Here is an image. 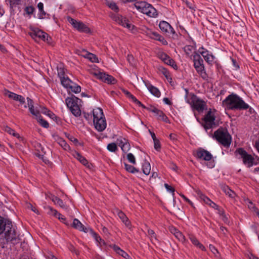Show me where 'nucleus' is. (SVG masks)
Instances as JSON below:
<instances>
[{
  "label": "nucleus",
  "instance_id": "c03bdc74",
  "mask_svg": "<svg viewBox=\"0 0 259 259\" xmlns=\"http://www.w3.org/2000/svg\"><path fill=\"white\" fill-rule=\"evenodd\" d=\"M158 70L165 76V77L166 78L168 79L169 78V77L170 76L169 73L166 69H165V68H164L162 66H159L158 67Z\"/></svg>",
  "mask_w": 259,
  "mask_h": 259
},
{
  "label": "nucleus",
  "instance_id": "de8ad7c7",
  "mask_svg": "<svg viewBox=\"0 0 259 259\" xmlns=\"http://www.w3.org/2000/svg\"><path fill=\"white\" fill-rule=\"evenodd\" d=\"M108 6L111 9L114 11L115 12H117L118 10V7L116 5V4L114 2L108 3Z\"/></svg>",
  "mask_w": 259,
  "mask_h": 259
},
{
  "label": "nucleus",
  "instance_id": "9d476101",
  "mask_svg": "<svg viewBox=\"0 0 259 259\" xmlns=\"http://www.w3.org/2000/svg\"><path fill=\"white\" fill-rule=\"evenodd\" d=\"M192 107L198 111H202L206 106V103L203 100L199 99L194 95L191 97Z\"/></svg>",
  "mask_w": 259,
  "mask_h": 259
},
{
  "label": "nucleus",
  "instance_id": "e2e57ef3",
  "mask_svg": "<svg viewBox=\"0 0 259 259\" xmlns=\"http://www.w3.org/2000/svg\"><path fill=\"white\" fill-rule=\"evenodd\" d=\"M9 2L10 5L11 7L16 5H18L20 2V0H7Z\"/></svg>",
  "mask_w": 259,
  "mask_h": 259
},
{
  "label": "nucleus",
  "instance_id": "f8f14e48",
  "mask_svg": "<svg viewBox=\"0 0 259 259\" xmlns=\"http://www.w3.org/2000/svg\"><path fill=\"white\" fill-rule=\"evenodd\" d=\"M31 37L36 41L40 40H46V37H47V33L38 29H34L29 33Z\"/></svg>",
  "mask_w": 259,
  "mask_h": 259
},
{
  "label": "nucleus",
  "instance_id": "4be33fe9",
  "mask_svg": "<svg viewBox=\"0 0 259 259\" xmlns=\"http://www.w3.org/2000/svg\"><path fill=\"white\" fill-rule=\"evenodd\" d=\"M189 238L191 240L192 243L193 244V245H194L198 248H200L202 250H205V247L198 241V240L193 235L189 234Z\"/></svg>",
  "mask_w": 259,
  "mask_h": 259
},
{
  "label": "nucleus",
  "instance_id": "680f3d73",
  "mask_svg": "<svg viewBox=\"0 0 259 259\" xmlns=\"http://www.w3.org/2000/svg\"><path fill=\"white\" fill-rule=\"evenodd\" d=\"M34 9L33 7H31V6H30V7H27L25 9V11L26 12V13L28 14H31L33 13L34 12Z\"/></svg>",
  "mask_w": 259,
  "mask_h": 259
},
{
  "label": "nucleus",
  "instance_id": "13d9d810",
  "mask_svg": "<svg viewBox=\"0 0 259 259\" xmlns=\"http://www.w3.org/2000/svg\"><path fill=\"white\" fill-rule=\"evenodd\" d=\"M123 93L127 96V97H128L129 99H131L132 101L133 100V99L135 97V96H134L130 92H128V91L125 90V89H122V90Z\"/></svg>",
  "mask_w": 259,
  "mask_h": 259
},
{
  "label": "nucleus",
  "instance_id": "c85d7f7f",
  "mask_svg": "<svg viewBox=\"0 0 259 259\" xmlns=\"http://www.w3.org/2000/svg\"><path fill=\"white\" fill-rule=\"evenodd\" d=\"M57 143L65 150L70 149V147L66 141L61 138H58L57 140Z\"/></svg>",
  "mask_w": 259,
  "mask_h": 259
},
{
  "label": "nucleus",
  "instance_id": "338daca9",
  "mask_svg": "<svg viewBox=\"0 0 259 259\" xmlns=\"http://www.w3.org/2000/svg\"><path fill=\"white\" fill-rule=\"evenodd\" d=\"M132 101L134 103H135L136 104H137L138 105H139V106H141L143 108H146V107L141 103V102H140L139 100H138L136 97H135L133 100H132Z\"/></svg>",
  "mask_w": 259,
  "mask_h": 259
},
{
  "label": "nucleus",
  "instance_id": "4468645a",
  "mask_svg": "<svg viewBox=\"0 0 259 259\" xmlns=\"http://www.w3.org/2000/svg\"><path fill=\"white\" fill-rule=\"evenodd\" d=\"M196 156L197 158L205 161H209L212 158V156L209 152L202 148H200L197 151Z\"/></svg>",
  "mask_w": 259,
  "mask_h": 259
},
{
  "label": "nucleus",
  "instance_id": "052dcab7",
  "mask_svg": "<svg viewBox=\"0 0 259 259\" xmlns=\"http://www.w3.org/2000/svg\"><path fill=\"white\" fill-rule=\"evenodd\" d=\"M185 4L187 5V6L191 10H195V9L196 8L193 2H188L187 1L185 2Z\"/></svg>",
  "mask_w": 259,
  "mask_h": 259
},
{
  "label": "nucleus",
  "instance_id": "20e7f679",
  "mask_svg": "<svg viewBox=\"0 0 259 259\" xmlns=\"http://www.w3.org/2000/svg\"><path fill=\"white\" fill-rule=\"evenodd\" d=\"M134 6L140 12L150 17H155L157 15L156 10L146 2H137L134 4Z\"/></svg>",
  "mask_w": 259,
  "mask_h": 259
},
{
  "label": "nucleus",
  "instance_id": "c756f323",
  "mask_svg": "<svg viewBox=\"0 0 259 259\" xmlns=\"http://www.w3.org/2000/svg\"><path fill=\"white\" fill-rule=\"evenodd\" d=\"M37 8L39 12V17L40 19L44 18L46 16V13L44 10V4L40 2L37 4Z\"/></svg>",
  "mask_w": 259,
  "mask_h": 259
},
{
  "label": "nucleus",
  "instance_id": "2eb2a0df",
  "mask_svg": "<svg viewBox=\"0 0 259 259\" xmlns=\"http://www.w3.org/2000/svg\"><path fill=\"white\" fill-rule=\"evenodd\" d=\"M197 195L199 197L203 200L206 204L209 205L210 207L217 209L218 210V212L220 211L221 209L220 207L215 204L214 202L212 201L209 198L206 196L204 194H203L201 192L198 191L197 192Z\"/></svg>",
  "mask_w": 259,
  "mask_h": 259
},
{
  "label": "nucleus",
  "instance_id": "7ed1b4c3",
  "mask_svg": "<svg viewBox=\"0 0 259 259\" xmlns=\"http://www.w3.org/2000/svg\"><path fill=\"white\" fill-rule=\"evenodd\" d=\"M93 116L95 128L98 132L103 131L106 127L107 123L102 109L100 108L94 109Z\"/></svg>",
  "mask_w": 259,
  "mask_h": 259
},
{
  "label": "nucleus",
  "instance_id": "bf43d9fd",
  "mask_svg": "<svg viewBox=\"0 0 259 259\" xmlns=\"http://www.w3.org/2000/svg\"><path fill=\"white\" fill-rule=\"evenodd\" d=\"M127 142V140L124 138H120L117 139V142L118 144V145L121 147V149L122 148V145H124L126 142Z\"/></svg>",
  "mask_w": 259,
  "mask_h": 259
},
{
  "label": "nucleus",
  "instance_id": "58836bf2",
  "mask_svg": "<svg viewBox=\"0 0 259 259\" xmlns=\"http://www.w3.org/2000/svg\"><path fill=\"white\" fill-rule=\"evenodd\" d=\"M47 208L49 209L48 213L50 214H52L55 217H58V216H61V214L59 213L56 210L54 209L52 207L50 206H48Z\"/></svg>",
  "mask_w": 259,
  "mask_h": 259
},
{
  "label": "nucleus",
  "instance_id": "bb28decb",
  "mask_svg": "<svg viewBox=\"0 0 259 259\" xmlns=\"http://www.w3.org/2000/svg\"><path fill=\"white\" fill-rule=\"evenodd\" d=\"M222 189L226 193V194L228 195L230 198H233L235 197V193L231 190L228 186H223L222 187Z\"/></svg>",
  "mask_w": 259,
  "mask_h": 259
},
{
  "label": "nucleus",
  "instance_id": "a19ab883",
  "mask_svg": "<svg viewBox=\"0 0 259 259\" xmlns=\"http://www.w3.org/2000/svg\"><path fill=\"white\" fill-rule=\"evenodd\" d=\"M4 94L6 96H7L9 98L12 99L15 101L16 100L17 96L18 95L17 94H16L14 93H13V92H11L9 91L8 90H5Z\"/></svg>",
  "mask_w": 259,
  "mask_h": 259
},
{
  "label": "nucleus",
  "instance_id": "603ef678",
  "mask_svg": "<svg viewBox=\"0 0 259 259\" xmlns=\"http://www.w3.org/2000/svg\"><path fill=\"white\" fill-rule=\"evenodd\" d=\"M122 16L119 14H114L112 16V19L116 22L118 24L120 21L122 19Z\"/></svg>",
  "mask_w": 259,
  "mask_h": 259
},
{
  "label": "nucleus",
  "instance_id": "f257e3e1",
  "mask_svg": "<svg viewBox=\"0 0 259 259\" xmlns=\"http://www.w3.org/2000/svg\"><path fill=\"white\" fill-rule=\"evenodd\" d=\"M223 105L229 110H243L249 108L248 104L243 99L235 94H231L223 101Z\"/></svg>",
  "mask_w": 259,
  "mask_h": 259
},
{
  "label": "nucleus",
  "instance_id": "774afa93",
  "mask_svg": "<svg viewBox=\"0 0 259 259\" xmlns=\"http://www.w3.org/2000/svg\"><path fill=\"white\" fill-rule=\"evenodd\" d=\"M148 234L151 238H154L156 239V235L153 230L149 229L148 230Z\"/></svg>",
  "mask_w": 259,
  "mask_h": 259
},
{
  "label": "nucleus",
  "instance_id": "5701e85b",
  "mask_svg": "<svg viewBox=\"0 0 259 259\" xmlns=\"http://www.w3.org/2000/svg\"><path fill=\"white\" fill-rule=\"evenodd\" d=\"M117 215L125 225L129 229H131V222L129 221L126 215L122 211L120 210H117Z\"/></svg>",
  "mask_w": 259,
  "mask_h": 259
},
{
  "label": "nucleus",
  "instance_id": "423d86ee",
  "mask_svg": "<svg viewBox=\"0 0 259 259\" xmlns=\"http://www.w3.org/2000/svg\"><path fill=\"white\" fill-rule=\"evenodd\" d=\"M216 140L225 147H228L231 143V137L226 128H219L214 133Z\"/></svg>",
  "mask_w": 259,
  "mask_h": 259
},
{
  "label": "nucleus",
  "instance_id": "1a4fd4ad",
  "mask_svg": "<svg viewBox=\"0 0 259 259\" xmlns=\"http://www.w3.org/2000/svg\"><path fill=\"white\" fill-rule=\"evenodd\" d=\"M216 112L217 111L215 109H209L205 115L204 118V127L206 130L211 128L217 125V124L215 122Z\"/></svg>",
  "mask_w": 259,
  "mask_h": 259
},
{
  "label": "nucleus",
  "instance_id": "3c124183",
  "mask_svg": "<svg viewBox=\"0 0 259 259\" xmlns=\"http://www.w3.org/2000/svg\"><path fill=\"white\" fill-rule=\"evenodd\" d=\"M127 60L132 66H134L135 65V60L132 55H128L127 56Z\"/></svg>",
  "mask_w": 259,
  "mask_h": 259
},
{
  "label": "nucleus",
  "instance_id": "49530a36",
  "mask_svg": "<svg viewBox=\"0 0 259 259\" xmlns=\"http://www.w3.org/2000/svg\"><path fill=\"white\" fill-rule=\"evenodd\" d=\"M5 223V218L0 216V234L3 233L5 228H4V223ZM6 225V224H4Z\"/></svg>",
  "mask_w": 259,
  "mask_h": 259
},
{
  "label": "nucleus",
  "instance_id": "ea45409f",
  "mask_svg": "<svg viewBox=\"0 0 259 259\" xmlns=\"http://www.w3.org/2000/svg\"><path fill=\"white\" fill-rule=\"evenodd\" d=\"M176 238H177L180 241H181L182 243H185L187 242V240L185 238L184 235L180 231L177 234L175 235Z\"/></svg>",
  "mask_w": 259,
  "mask_h": 259
},
{
  "label": "nucleus",
  "instance_id": "ddd939ff",
  "mask_svg": "<svg viewBox=\"0 0 259 259\" xmlns=\"http://www.w3.org/2000/svg\"><path fill=\"white\" fill-rule=\"evenodd\" d=\"M159 27L163 33L166 34L170 35L175 34L174 28L166 21H161L159 24Z\"/></svg>",
  "mask_w": 259,
  "mask_h": 259
},
{
  "label": "nucleus",
  "instance_id": "cd10ccee",
  "mask_svg": "<svg viewBox=\"0 0 259 259\" xmlns=\"http://www.w3.org/2000/svg\"><path fill=\"white\" fill-rule=\"evenodd\" d=\"M142 170L143 173L146 175H148L151 171L150 164L147 162L145 161L142 165Z\"/></svg>",
  "mask_w": 259,
  "mask_h": 259
},
{
  "label": "nucleus",
  "instance_id": "f704fd0d",
  "mask_svg": "<svg viewBox=\"0 0 259 259\" xmlns=\"http://www.w3.org/2000/svg\"><path fill=\"white\" fill-rule=\"evenodd\" d=\"M52 201L56 204L59 205L61 207L65 208L66 206L64 204L63 201L57 197L53 196Z\"/></svg>",
  "mask_w": 259,
  "mask_h": 259
},
{
  "label": "nucleus",
  "instance_id": "f3484780",
  "mask_svg": "<svg viewBox=\"0 0 259 259\" xmlns=\"http://www.w3.org/2000/svg\"><path fill=\"white\" fill-rule=\"evenodd\" d=\"M27 107L29 108V110L32 115L35 116V118L38 117L40 115V111L36 107L34 108L33 106V101L30 99L29 98H27ZM25 108L27 107L26 105L24 106Z\"/></svg>",
  "mask_w": 259,
  "mask_h": 259
},
{
  "label": "nucleus",
  "instance_id": "37998d69",
  "mask_svg": "<svg viewBox=\"0 0 259 259\" xmlns=\"http://www.w3.org/2000/svg\"><path fill=\"white\" fill-rule=\"evenodd\" d=\"M5 131L7 132L8 133H9V134L10 135H12L14 137H17V138H19V135L18 134L16 133L14 130H13V129H12L11 128H10V127L9 126H6L5 127Z\"/></svg>",
  "mask_w": 259,
  "mask_h": 259
},
{
  "label": "nucleus",
  "instance_id": "09e8293b",
  "mask_svg": "<svg viewBox=\"0 0 259 259\" xmlns=\"http://www.w3.org/2000/svg\"><path fill=\"white\" fill-rule=\"evenodd\" d=\"M214 57L212 54H208V55L204 58V60L208 63L211 64L213 62Z\"/></svg>",
  "mask_w": 259,
  "mask_h": 259
},
{
  "label": "nucleus",
  "instance_id": "0e129e2a",
  "mask_svg": "<svg viewBox=\"0 0 259 259\" xmlns=\"http://www.w3.org/2000/svg\"><path fill=\"white\" fill-rule=\"evenodd\" d=\"M16 101L20 102L21 104H24L25 103V98L23 96L18 95Z\"/></svg>",
  "mask_w": 259,
  "mask_h": 259
},
{
  "label": "nucleus",
  "instance_id": "9b49d317",
  "mask_svg": "<svg viewBox=\"0 0 259 259\" xmlns=\"http://www.w3.org/2000/svg\"><path fill=\"white\" fill-rule=\"evenodd\" d=\"M67 20L73 27L77 29L79 31L87 32L89 31V28L85 25L83 23L80 21H77L76 20L71 18L67 17Z\"/></svg>",
  "mask_w": 259,
  "mask_h": 259
},
{
  "label": "nucleus",
  "instance_id": "0eeeda50",
  "mask_svg": "<svg viewBox=\"0 0 259 259\" xmlns=\"http://www.w3.org/2000/svg\"><path fill=\"white\" fill-rule=\"evenodd\" d=\"M194 66L197 73L204 79H206L208 76L205 72L203 65V60L200 55L195 53L193 56Z\"/></svg>",
  "mask_w": 259,
  "mask_h": 259
},
{
  "label": "nucleus",
  "instance_id": "a211bd4d",
  "mask_svg": "<svg viewBox=\"0 0 259 259\" xmlns=\"http://www.w3.org/2000/svg\"><path fill=\"white\" fill-rule=\"evenodd\" d=\"M72 226L74 229L84 233L89 232L91 229L90 227H85L77 219L73 220Z\"/></svg>",
  "mask_w": 259,
  "mask_h": 259
},
{
  "label": "nucleus",
  "instance_id": "b1692460",
  "mask_svg": "<svg viewBox=\"0 0 259 259\" xmlns=\"http://www.w3.org/2000/svg\"><path fill=\"white\" fill-rule=\"evenodd\" d=\"M113 250L119 255L122 256L126 259H131V257L124 250L121 249L119 247L116 245H113L112 246Z\"/></svg>",
  "mask_w": 259,
  "mask_h": 259
},
{
  "label": "nucleus",
  "instance_id": "2f4dec72",
  "mask_svg": "<svg viewBox=\"0 0 259 259\" xmlns=\"http://www.w3.org/2000/svg\"><path fill=\"white\" fill-rule=\"evenodd\" d=\"M36 119L39 123V124L44 127L48 128L49 126V123L44 119H42V117L40 115L38 117H37Z\"/></svg>",
  "mask_w": 259,
  "mask_h": 259
},
{
  "label": "nucleus",
  "instance_id": "6ab92c4d",
  "mask_svg": "<svg viewBox=\"0 0 259 259\" xmlns=\"http://www.w3.org/2000/svg\"><path fill=\"white\" fill-rule=\"evenodd\" d=\"M58 75L60 77L62 84L66 89H68L69 87L73 84V82L67 77L64 76V72L63 70H58Z\"/></svg>",
  "mask_w": 259,
  "mask_h": 259
},
{
  "label": "nucleus",
  "instance_id": "dca6fc26",
  "mask_svg": "<svg viewBox=\"0 0 259 259\" xmlns=\"http://www.w3.org/2000/svg\"><path fill=\"white\" fill-rule=\"evenodd\" d=\"M95 74L98 78L108 84H114L116 82L115 79L113 76L105 73L99 72Z\"/></svg>",
  "mask_w": 259,
  "mask_h": 259
},
{
  "label": "nucleus",
  "instance_id": "6e6d98bb",
  "mask_svg": "<svg viewBox=\"0 0 259 259\" xmlns=\"http://www.w3.org/2000/svg\"><path fill=\"white\" fill-rule=\"evenodd\" d=\"M130 144L127 142L126 143H125L124 145H122V150L124 152H127L130 149Z\"/></svg>",
  "mask_w": 259,
  "mask_h": 259
},
{
  "label": "nucleus",
  "instance_id": "393cba45",
  "mask_svg": "<svg viewBox=\"0 0 259 259\" xmlns=\"http://www.w3.org/2000/svg\"><path fill=\"white\" fill-rule=\"evenodd\" d=\"M72 155L74 158L79 161L80 163H81L84 165H87L88 164L87 160L77 151H73L72 153Z\"/></svg>",
  "mask_w": 259,
  "mask_h": 259
},
{
  "label": "nucleus",
  "instance_id": "f03ea898",
  "mask_svg": "<svg viewBox=\"0 0 259 259\" xmlns=\"http://www.w3.org/2000/svg\"><path fill=\"white\" fill-rule=\"evenodd\" d=\"M4 228L5 230V238L7 242H9L12 244H17L19 242L20 238L19 235L14 227H13L12 222L8 219L5 218V223Z\"/></svg>",
  "mask_w": 259,
  "mask_h": 259
},
{
  "label": "nucleus",
  "instance_id": "412c9836",
  "mask_svg": "<svg viewBox=\"0 0 259 259\" xmlns=\"http://www.w3.org/2000/svg\"><path fill=\"white\" fill-rule=\"evenodd\" d=\"M144 82L147 87V89L149 90V91L154 96H155L156 97H159L160 96V92L159 91V90L152 85L149 82H146L144 81Z\"/></svg>",
  "mask_w": 259,
  "mask_h": 259
},
{
  "label": "nucleus",
  "instance_id": "a18cd8bd",
  "mask_svg": "<svg viewBox=\"0 0 259 259\" xmlns=\"http://www.w3.org/2000/svg\"><path fill=\"white\" fill-rule=\"evenodd\" d=\"M218 212L220 214V215L222 217L223 221L225 223H228L229 222L228 219L227 217L226 216V215L225 214L224 210L221 209Z\"/></svg>",
  "mask_w": 259,
  "mask_h": 259
},
{
  "label": "nucleus",
  "instance_id": "c9c22d12",
  "mask_svg": "<svg viewBox=\"0 0 259 259\" xmlns=\"http://www.w3.org/2000/svg\"><path fill=\"white\" fill-rule=\"evenodd\" d=\"M118 24L128 29H131V28L133 27V25L129 23L128 20L124 17H122V19L120 21Z\"/></svg>",
  "mask_w": 259,
  "mask_h": 259
},
{
  "label": "nucleus",
  "instance_id": "864d4df0",
  "mask_svg": "<svg viewBox=\"0 0 259 259\" xmlns=\"http://www.w3.org/2000/svg\"><path fill=\"white\" fill-rule=\"evenodd\" d=\"M209 249L216 257L219 256V251L217 249L212 245H209Z\"/></svg>",
  "mask_w": 259,
  "mask_h": 259
},
{
  "label": "nucleus",
  "instance_id": "39448f33",
  "mask_svg": "<svg viewBox=\"0 0 259 259\" xmlns=\"http://www.w3.org/2000/svg\"><path fill=\"white\" fill-rule=\"evenodd\" d=\"M80 102V99L73 95L70 97H68L65 99L66 106L76 117L79 116L81 115V110L79 106Z\"/></svg>",
  "mask_w": 259,
  "mask_h": 259
},
{
  "label": "nucleus",
  "instance_id": "69168bd1",
  "mask_svg": "<svg viewBox=\"0 0 259 259\" xmlns=\"http://www.w3.org/2000/svg\"><path fill=\"white\" fill-rule=\"evenodd\" d=\"M69 249L71 252L75 253L76 255L79 254V251L72 244L69 246Z\"/></svg>",
  "mask_w": 259,
  "mask_h": 259
},
{
  "label": "nucleus",
  "instance_id": "aec40b11",
  "mask_svg": "<svg viewBox=\"0 0 259 259\" xmlns=\"http://www.w3.org/2000/svg\"><path fill=\"white\" fill-rule=\"evenodd\" d=\"M159 58L162 60L165 64L171 66L173 68L177 67L174 60L171 59L167 54L164 53H160L158 54Z\"/></svg>",
  "mask_w": 259,
  "mask_h": 259
},
{
  "label": "nucleus",
  "instance_id": "6e6552de",
  "mask_svg": "<svg viewBox=\"0 0 259 259\" xmlns=\"http://www.w3.org/2000/svg\"><path fill=\"white\" fill-rule=\"evenodd\" d=\"M236 153L238 154L242 159L243 163L248 167L252 166L253 165H256L258 163L256 159L251 155L248 154L244 149L239 148L236 151Z\"/></svg>",
  "mask_w": 259,
  "mask_h": 259
},
{
  "label": "nucleus",
  "instance_id": "79ce46f5",
  "mask_svg": "<svg viewBox=\"0 0 259 259\" xmlns=\"http://www.w3.org/2000/svg\"><path fill=\"white\" fill-rule=\"evenodd\" d=\"M107 149L112 152H115L117 150V147L115 143H111L109 144L107 146Z\"/></svg>",
  "mask_w": 259,
  "mask_h": 259
},
{
  "label": "nucleus",
  "instance_id": "4c0bfd02",
  "mask_svg": "<svg viewBox=\"0 0 259 259\" xmlns=\"http://www.w3.org/2000/svg\"><path fill=\"white\" fill-rule=\"evenodd\" d=\"M89 232L93 236L97 242L100 243L103 242V244H105V242L92 229H90Z\"/></svg>",
  "mask_w": 259,
  "mask_h": 259
},
{
  "label": "nucleus",
  "instance_id": "a878e982",
  "mask_svg": "<svg viewBox=\"0 0 259 259\" xmlns=\"http://www.w3.org/2000/svg\"><path fill=\"white\" fill-rule=\"evenodd\" d=\"M83 54L82 56H83L85 58H88L89 60H90L92 62H98V59L97 57V56L91 53H89L88 52L86 51H83Z\"/></svg>",
  "mask_w": 259,
  "mask_h": 259
},
{
  "label": "nucleus",
  "instance_id": "8fccbe9b",
  "mask_svg": "<svg viewBox=\"0 0 259 259\" xmlns=\"http://www.w3.org/2000/svg\"><path fill=\"white\" fill-rule=\"evenodd\" d=\"M127 158L128 160L133 164L136 163L135 158L134 155L132 153H128L127 155Z\"/></svg>",
  "mask_w": 259,
  "mask_h": 259
},
{
  "label": "nucleus",
  "instance_id": "4d7b16f0",
  "mask_svg": "<svg viewBox=\"0 0 259 259\" xmlns=\"http://www.w3.org/2000/svg\"><path fill=\"white\" fill-rule=\"evenodd\" d=\"M154 142V147L155 150L157 151H159L160 149V144L158 139H156L153 141Z\"/></svg>",
  "mask_w": 259,
  "mask_h": 259
},
{
  "label": "nucleus",
  "instance_id": "7c9ffc66",
  "mask_svg": "<svg viewBox=\"0 0 259 259\" xmlns=\"http://www.w3.org/2000/svg\"><path fill=\"white\" fill-rule=\"evenodd\" d=\"M124 167L127 171L132 174H135L139 171V169H137L134 166L126 163H124Z\"/></svg>",
  "mask_w": 259,
  "mask_h": 259
},
{
  "label": "nucleus",
  "instance_id": "473e14b6",
  "mask_svg": "<svg viewBox=\"0 0 259 259\" xmlns=\"http://www.w3.org/2000/svg\"><path fill=\"white\" fill-rule=\"evenodd\" d=\"M68 89H70L74 93H79L81 91L80 87L74 82H73V84H71Z\"/></svg>",
  "mask_w": 259,
  "mask_h": 259
},
{
  "label": "nucleus",
  "instance_id": "e433bc0d",
  "mask_svg": "<svg viewBox=\"0 0 259 259\" xmlns=\"http://www.w3.org/2000/svg\"><path fill=\"white\" fill-rule=\"evenodd\" d=\"M148 35H149V36L152 38V39H154L155 40H161V35H159L158 33H157V32H151V31H150L148 33Z\"/></svg>",
  "mask_w": 259,
  "mask_h": 259
},
{
  "label": "nucleus",
  "instance_id": "72a5a7b5",
  "mask_svg": "<svg viewBox=\"0 0 259 259\" xmlns=\"http://www.w3.org/2000/svg\"><path fill=\"white\" fill-rule=\"evenodd\" d=\"M155 114L157 116L158 119L162 120L166 122H167V117L161 110H158Z\"/></svg>",
  "mask_w": 259,
  "mask_h": 259
},
{
  "label": "nucleus",
  "instance_id": "5fc2aeb1",
  "mask_svg": "<svg viewBox=\"0 0 259 259\" xmlns=\"http://www.w3.org/2000/svg\"><path fill=\"white\" fill-rule=\"evenodd\" d=\"M40 110H39L40 113H42L44 114L48 115L49 116H51V112L49 110H48L45 107H40Z\"/></svg>",
  "mask_w": 259,
  "mask_h": 259
}]
</instances>
